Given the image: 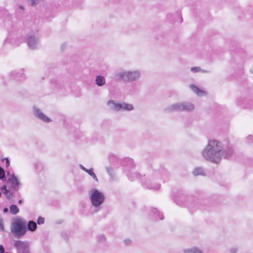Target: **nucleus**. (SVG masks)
<instances>
[{"mask_svg":"<svg viewBox=\"0 0 253 253\" xmlns=\"http://www.w3.org/2000/svg\"><path fill=\"white\" fill-rule=\"evenodd\" d=\"M203 156L206 159L216 163H218L222 157L229 159L233 155L231 147L227 150H223L220 142L216 140H210L202 152Z\"/></svg>","mask_w":253,"mask_h":253,"instance_id":"1","label":"nucleus"},{"mask_svg":"<svg viewBox=\"0 0 253 253\" xmlns=\"http://www.w3.org/2000/svg\"><path fill=\"white\" fill-rule=\"evenodd\" d=\"M169 174L167 170L164 167H161L159 170L154 172V174L149 178L148 180L143 182V185L148 189L158 190L160 189V184L156 183L153 185L151 183L155 177H160L162 179L164 182L167 181L169 178Z\"/></svg>","mask_w":253,"mask_h":253,"instance_id":"2","label":"nucleus"},{"mask_svg":"<svg viewBox=\"0 0 253 253\" xmlns=\"http://www.w3.org/2000/svg\"><path fill=\"white\" fill-rule=\"evenodd\" d=\"M10 230L15 237L21 238L27 231L26 221L19 218L15 219L11 222Z\"/></svg>","mask_w":253,"mask_h":253,"instance_id":"3","label":"nucleus"},{"mask_svg":"<svg viewBox=\"0 0 253 253\" xmlns=\"http://www.w3.org/2000/svg\"><path fill=\"white\" fill-rule=\"evenodd\" d=\"M91 193L90 199L93 206L97 207L104 202L105 197L102 193L95 189H92Z\"/></svg>","mask_w":253,"mask_h":253,"instance_id":"4","label":"nucleus"},{"mask_svg":"<svg viewBox=\"0 0 253 253\" xmlns=\"http://www.w3.org/2000/svg\"><path fill=\"white\" fill-rule=\"evenodd\" d=\"M194 109V106L192 103L189 102H183L174 104L168 108L167 110L169 111H190Z\"/></svg>","mask_w":253,"mask_h":253,"instance_id":"5","label":"nucleus"},{"mask_svg":"<svg viewBox=\"0 0 253 253\" xmlns=\"http://www.w3.org/2000/svg\"><path fill=\"white\" fill-rule=\"evenodd\" d=\"M6 184L11 191H17L19 190L21 184L14 173H12L7 179Z\"/></svg>","mask_w":253,"mask_h":253,"instance_id":"6","label":"nucleus"},{"mask_svg":"<svg viewBox=\"0 0 253 253\" xmlns=\"http://www.w3.org/2000/svg\"><path fill=\"white\" fill-rule=\"evenodd\" d=\"M14 246L17 250V253H30L29 244L27 242L15 241Z\"/></svg>","mask_w":253,"mask_h":253,"instance_id":"7","label":"nucleus"},{"mask_svg":"<svg viewBox=\"0 0 253 253\" xmlns=\"http://www.w3.org/2000/svg\"><path fill=\"white\" fill-rule=\"evenodd\" d=\"M119 76L124 81H131L138 79L140 73L138 71L126 72L120 73Z\"/></svg>","mask_w":253,"mask_h":253,"instance_id":"8","label":"nucleus"},{"mask_svg":"<svg viewBox=\"0 0 253 253\" xmlns=\"http://www.w3.org/2000/svg\"><path fill=\"white\" fill-rule=\"evenodd\" d=\"M112 104L113 105V109L115 110L119 111L120 110H126L127 111H131L133 110V107L131 104L123 103L122 104L115 103L113 100H109L108 104Z\"/></svg>","mask_w":253,"mask_h":253,"instance_id":"9","label":"nucleus"},{"mask_svg":"<svg viewBox=\"0 0 253 253\" xmlns=\"http://www.w3.org/2000/svg\"><path fill=\"white\" fill-rule=\"evenodd\" d=\"M26 42L28 46L31 49L37 48L39 45V38L33 35L27 37Z\"/></svg>","mask_w":253,"mask_h":253,"instance_id":"10","label":"nucleus"},{"mask_svg":"<svg viewBox=\"0 0 253 253\" xmlns=\"http://www.w3.org/2000/svg\"><path fill=\"white\" fill-rule=\"evenodd\" d=\"M34 113L35 116L39 119L43 121L46 123H49L51 122L50 119L45 116L40 109L34 108Z\"/></svg>","mask_w":253,"mask_h":253,"instance_id":"11","label":"nucleus"},{"mask_svg":"<svg viewBox=\"0 0 253 253\" xmlns=\"http://www.w3.org/2000/svg\"><path fill=\"white\" fill-rule=\"evenodd\" d=\"M126 175L129 178V180L131 181L134 180L135 179H141L143 180V179L142 178V176L138 172H130L128 173H126Z\"/></svg>","mask_w":253,"mask_h":253,"instance_id":"12","label":"nucleus"},{"mask_svg":"<svg viewBox=\"0 0 253 253\" xmlns=\"http://www.w3.org/2000/svg\"><path fill=\"white\" fill-rule=\"evenodd\" d=\"M122 165L123 166H127L130 168H133L134 166L133 160L129 158H125L123 160L122 162Z\"/></svg>","mask_w":253,"mask_h":253,"instance_id":"13","label":"nucleus"},{"mask_svg":"<svg viewBox=\"0 0 253 253\" xmlns=\"http://www.w3.org/2000/svg\"><path fill=\"white\" fill-rule=\"evenodd\" d=\"M152 213H153V215L155 217L156 219H159L163 220L164 218L163 215L156 208L152 209Z\"/></svg>","mask_w":253,"mask_h":253,"instance_id":"14","label":"nucleus"},{"mask_svg":"<svg viewBox=\"0 0 253 253\" xmlns=\"http://www.w3.org/2000/svg\"><path fill=\"white\" fill-rule=\"evenodd\" d=\"M95 83L98 86H102L106 83L105 78L102 76H97L96 77Z\"/></svg>","mask_w":253,"mask_h":253,"instance_id":"15","label":"nucleus"},{"mask_svg":"<svg viewBox=\"0 0 253 253\" xmlns=\"http://www.w3.org/2000/svg\"><path fill=\"white\" fill-rule=\"evenodd\" d=\"M37 227V225L35 221L33 220H30L28 223L27 227V230L28 229L29 230L33 232L36 230Z\"/></svg>","mask_w":253,"mask_h":253,"instance_id":"16","label":"nucleus"},{"mask_svg":"<svg viewBox=\"0 0 253 253\" xmlns=\"http://www.w3.org/2000/svg\"><path fill=\"white\" fill-rule=\"evenodd\" d=\"M190 87L191 89L199 96H202L205 93L204 91L201 90L195 84L191 85Z\"/></svg>","mask_w":253,"mask_h":253,"instance_id":"17","label":"nucleus"},{"mask_svg":"<svg viewBox=\"0 0 253 253\" xmlns=\"http://www.w3.org/2000/svg\"><path fill=\"white\" fill-rule=\"evenodd\" d=\"M10 212L12 214L15 215L19 211L18 208L15 205H11L9 207Z\"/></svg>","mask_w":253,"mask_h":253,"instance_id":"18","label":"nucleus"},{"mask_svg":"<svg viewBox=\"0 0 253 253\" xmlns=\"http://www.w3.org/2000/svg\"><path fill=\"white\" fill-rule=\"evenodd\" d=\"M245 108L248 109H253V100H247L245 101Z\"/></svg>","mask_w":253,"mask_h":253,"instance_id":"19","label":"nucleus"},{"mask_svg":"<svg viewBox=\"0 0 253 253\" xmlns=\"http://www.w3.org/2000/svg\"><path fill=\"white\" fill-rule=\"evenodd\" d=\"M203 169L201 168H196L193 171V173L194 175H203L204 174Z\"/></svg>","mask_w":253,"mask_h":253,"instance_id":"20","label":"nucleus"},{"mask_svg":"<svg viewBox=\"0 0 253 253\" xmlns=\"http://www.w3.org/2000/svg\"><path fill=\"white\" fill-rule=\"evenodd\" d=\"M186 253H203V252L199 249L193 248L190 250L185 251Z\"/></svg>","mask_w":253,"mask_h":253,"instance_id":"21","label":"nucleus"},{"mask_svg":"<svg viewBox=\"0 0 253 253\" xmlns=\"http://www.w3.org/2000/svg\"><path fill=\"white\" fill-rule=\"evenodd\" d=\"M10 189H8L7 190L4 191L3 192V193L5 195L6 198L8 200H10L11 199V196L12 195V193L10 192Z\"/></svg>","mask_w":253,"mask_h":253,"instance_id":"22","label":"nucleus"},{"mask_svg":"<svg viewBox=\"0 0 253 253\" xmlns=\"http://www.w3.org/2000/svg\"><path fill=\"white\" fill-rule=\"evenodd\" d=\"M0 179L2 180V181L6 180L5 171L1 167H0Z\"/></svg>","mask_w":253,"mask_h":253,"instance_id":"23","label":"nucleus"},{"mask_svg":"<svg viewBox=\"0 0 253 253\" xmlns=\"http://www.w3.org/2000/svg\"><path fill=\"white\" fill-rule=\"evenodd\" d=\"M35 167L37 171L40 172L43 169L42 165V163L40 162H37L35 164Z\"/></svg>","mask_w":253,"mask_h":253,"instance_id":"24","label":"nucleus"},{"mask_svg":"<svg viewBox=\"0 0 253 253\" xmlns=\"http://www.w3.org/2000/svg\"><path fill=\"white\" fill-rule=\"evenodd\" d=\"M106 170L108 174L110 175V176L113 178V176L114 175V172L113 169L111 167H107L106 168Z\"/></svg>","mask_w":253,"mask_h":253,"instance_id":"25","label":"nucleus"},{"mask_svg":"<svg viewBox=\"0 0 253 253\" xmlns=\"http://www.w3.org/2000/svg\"><path fill=\"white\" fill-rule=\"evenodd\" d=\"M11 76H13L14 77H15L16 78V79L18 80H19V77L20 76L21 77H23L24 78V75H22V74H20L19 73H16L15 72H12L11 73Z\"/></svg>","mask_w":253,"mask_h":253,"instance_id":"26","label":"nucleus"},{"mask_svg":"<svg viewBox=\"0 0 253 253\" xmlns=\"http://www.w3.org/2000/svg\"><path fill=\"white\" fill-rule=\"evenodd\" d=\"M80 167L81 168V169H82L83 170L85 171V172H87L88 173V174L89 175V172H90V171L91 172H93V169L92 168H91L90 169H86L85 167H84L83 165H80Z\"/></svg>","mask_w":253,"mask_h":253,"instance_id":"27","label":"nucleus"},{"mask_svg":"<svg viewBox=\"0 0 253 253\" xmlns=\"http://www.w3.org/2000/svg\"><path fill=\"white\" fill-rule=\"evenodd\" d=\"M97 240L99 242H103L105 241V237L103 235H99L97 237Z\"/></svg>","mask_w":253,"mask_h":253,"instance_id":"28","label":"nucleus"},{"mask_svg":"<svg viewBox=\"0 0 253 253\" xmlns=\"http://www.w3.org/2000/svg\"><path fill=\"white\" fill-rule=\"evenodd\" d=\"M44 218L40 216L37 220V223L39 225L44 223Z\"/></svg>","mask_w":253,"mask_h":253,"instance_id":"29","label":"nucleus"},{"mask_svg":"<svg viewBox=\"0 0 253 253\" xmlns=\"http://www.w3.org/2000/svg\"><path fill=\"white\" fill-rule=\"evenodd\" d=\"M32 6H35L42 0H30Z\"/></svg>","mask_w":253,"mask_h":253,"instance_id":"30","label":"nucleus"},{"mask_svg":"<svg viewBox=\"0 0 253 253\" xmlns=\"http://www.w3.org/2000/svg\"><path fill=\"white\" fill-rule=\"evenodd\" d=\"M0 231H4V224L2 219H0Z\"/></svg>","mask_w":253,"mask_h":253,"instance_id":"31","label":"nucleus"},{"mask_svg":"<svg viewBox=\"0 0 253 253\" xmlns=\"http://www.w3.org/2000/svg\"><path fill=\"white\" fill-rule=\"evenodd\" d=\"M2 162H5V165H6V167H8L9 166L10 162H9V160H8V159L7 158L2 159Z\"/></svg>","mask_w":253,"mask_h":253,"instance_id":"32","label":"nucleus"},{"mask_svg":"<svg viewBox=\"0 0 253 253\" xmlns=\"http://www.w3.org/2000/svg\"><path fill=\"white\" fill-rule=\"evenodd\" d=\"M201 68L200 67H192L191 71L193 72H198L200 71Z\"/></svg>","mask_w":253,"mask_h":253,"instance_id":"33","label":"nucleus"},{"mask_svg":"<svg viewBox=\"0 0 253 253\" xmlns=\"http://www.w3.org/2000/svg\"><path fill=\"white\" fill-rule=\"evenodd\" d=\"M89 175H90L96 181H98V179L94 172L90 171V172H89Z\"/></svg>","mask_w":253,"mask_h":253,"instance_id":"34","label":"nucleus"},{"mask_svg":"<svg viewBox=\"0 0 253 253\" xmlns=\"http://www.w3.org/2000/svg\"><path fill=\"white\" fill-rule=\"evenodd\" d=\"M247 140L249 143H252L253 141V136L249 135L247 137Z\"/></svg>","mask_w":253,"mask_h":253,"instance_id":"35","label":"nucleus"},{"mask_svg":"<svg viewBox=\"0 0 253 253\" xmlns=\"http://www.w3.org/2000/svg\"><path fill=\"white\" fill-rule=\"evenodd\" d=\"M114 159H115V161H117V163L119 162V160L116 158L115 156H110V158H109V160L110 161L112 162V161L114 160Z\"/></svg>","mask_w":253,"mask_h":253,"instance_id":"36","label":"nucleus"},{"mask_svg":"<svg viewBox=\"0 0 253 253\" xmlns=\"http://www.w3.org/2000/svg\"><path fill=\"white\" fill-rule=\"evenodd\" d=\"M7 185H4L2 187H1V188L0 189V190L2 191H4L7 190L8 189H7Z\"/></svg>","mask_w":253,"mask_h":253,"instance_id":"37","label":"nucleus"},{"mask_svg":"<svg viewBox=\"0 0 253 253\" xmlns=\"http://www.w3.org/2000/svg\"><path fill=\"white\" fill-rule=\"evenodd\" d=\"M4 248L3 246L0 245V253H4Z\"/></svg>","mask_w":253,"mask_h":253,"instance_id":"38","label":"nucleus"},{"mask_svg":"<svg viewBox=\"0 0 253 253\" xmlns=\"http://www.w3.org/2000/svg\"><path fill=\"white\" fill-rule=\"evenodd\" d=\"M237 249L235 248H232L230 249V253H236L237 252Z\"/></svg>","mask_w":253,"mask_h":253,"instance_id":"39","label":"nucleus"},{"mask_svg":"<svg viewBox=\"0 0 253 253\" xmlns=\"http://www.w3.org/2000/svg\"><path fill=\"white\" fill-rule=\"evenodd\" d=\"M125 243L126 245L130 244L131 241L129 239H126L125 240Z\"/></svg>","mask_w":253,"mask_h":253,"instance_id":"40","label":"nucleus"},{"mask_svg":"<svg viewBox=\"0 0 253 253\" xmlns=\"http://www.w3.org/2000/svg\"><path fill=\"white\" fill-rule=\"evenodd\" d=\"M3 211L4 212L6 213L8 211V209L7 208H5L3 209Z\"/></svg>","mask_w":253,"mask_h":253,"instance_id":"41","label":"nucleus"},{"mask_svg":"<svg viewBox=\"0 0 253 253\" xmlns=\"http://www.w3.org/2000/svg\"><path fill=\"white\" fill-rule=\"evenodd\" d=\"M23 203V200L20 199L18 201V204H21L22 203Z\"/></svg>","mask_w":253,"mask_h":253,"instance_id":"42","label":"nucleus"},{"mask_svg":"<svg viewBox=\"0 0 253 253\" xmlns=\"http://www.w3.org/2000/svg\"><path fill=\"white\" fill-rule=\"evenodd\" d=\"M7 175L9 176H11L10 171H7Z\"/></svg>","mask_w":253,"mask_h":253,"instance_id":"43","label":"nucleus"},{"mask_svg":"<svg viewBox=\"0 0 253 253\" xmlns=\"http://www.w3.org/2000/svg\"><path fill=\"white\" fill-rule=\"evenodd\" d=\"M180 22L181 23L182 22V21H183V19H182V18L181 17H180Z\"/></svg>","mask_w":253,"mask_h":253,"instance_id":"44","label":"nucleus"},{"mask_svg":"<svg viewBox=\"0 0 253 253\" xmlns=\"http://www.w3.org/2000/svg\"><path fill=\"white\" fill-rule=\"evenodd\" d=\"M19 8L22 9H23V6H22V5H20V6H19Z\"/></svg>","mask_w":253,"mask_h":253,"instance_id":"45","label":"nucleus"},{"mask_svg":"<svg viewBox=\"0 0 253 253\" xmlns=\"http://www.w3.org/2000/svg\"><path fill=\"white\" fill-rule=\"evenodd\" d=\"M63 46H64V44H63V45H62V46H61L62 49H63Z\"/></svg>","mask_w":253,"mask_h":253,"instance_id":"46","label":"nucleus"},{"mask_svg":"<svg viewBox=\"0 0 253 253\" xmlns=\"http://www.w3.org/2000/svg\"><path fill=\"white\" fill-rule=\"evenodd\" d=\"M1 192H0V197H1Z\"/></svg>","mask_w":253,"mask_h":253,"instance_id":"47","label":"nucleus"},{"mask_svg":"<svg viewBox=\"0 0 253 253\" xmlns=\"http://www.w3.org/2000/svg\"><path fill=\"white\" fill-rule=\"evenodd\" d=\"M18 195H19V197H21V196H20V194H19Z\"/></svg>","mask_w":253,"mask_h":253,"instance_id":"48","label":"nucleus"},{"mask_svg":"<svg viewBox=\"0 0 253 253\" xmlns=\"http://www.w3.org/2000/svg\"><path fill=\"white\" fill-rule=\"evenodd\" d=\"M252 72H253V69H252Z\"/></svg>","mask_w":253,"mask_h":253,"instance_id":"49","label":"nucleus"}]
</instances>
